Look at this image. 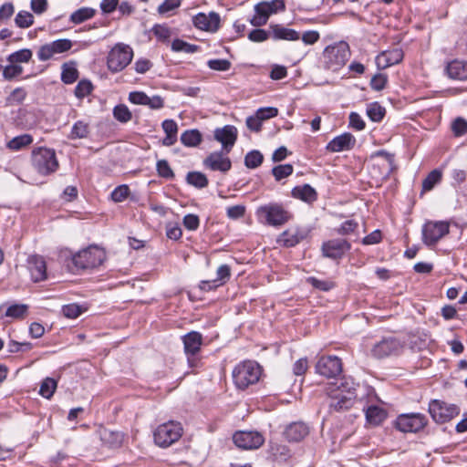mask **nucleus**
Wrapping results in <instances>:
<instances>
[{"label":"nucleus","instance_id":"obj_39","mask_svg":"<svg viewBox=\"0 0 467 467\" xmlns=\"http://www.w3.org/2000/svg\"><path fill=\"white\" fill-rule=\"evenodd\" d=\"M78 78V71L76 68L75 63H65L62 66L61 80L65 84H72Z\"/></svg>","mask_w":467,"mask_h":467},{"label":"nucleus","instance_id":"obj_44","mask_svg":"<svg viewBox=\"0 0 467 467\" xmlns=\"http://www.w3.org/2000/svg\"><path fill=\"white\" fill-rule=\"evenodd\" d=\"M27 97V91L25 88H16L6 98L7 106L22 104Z\"/></svg>","mask_w":467,"mask_h":467},{"label":"nucleus","instance_id":"obj_62","mask_svg":"<svg viewBox=\"0 0 467 467\" xmlns=\"http://www.w3.org/2000/svg\"><path fill=\"white\" fill-rule=\"evenodd\" d=\"M48 7L47 0H31L30 8L36 15L44 14Z\"/></svg>","mask_w":467,"mask_h":467},{"label":"nucleus","instance_id":"obj_22","mask_svg":"<svg viewBox=\"0 0 467 467\" xmlns=\"http://www.w3.org/2000/svg\"><path fill=\"white\" fill-rule=\"evenodd\" d=\"M203 165L212 171L226 172L231 169L232 162L230 159L224 157L222 152L214 151L204 159Z\"/></svg>","mask_w":467,"mask_h":467},{"label":"nucleus","instance_id":"obj_51","mask_svg":"<svg viewBox=\"0 0 467 467\" xmlns=\"http://www.w3.org/2000/svg\"><path fill=\"white\" fill-rule=\"evenodd\" d=\"M156 170L159 176L164 179L171 180L174 178V172L166 160L158 161L156 164Z\"/></svg>","mask_w":467,"mask_h":467},{"label":"nucleus","instance_id":"obj_2","mask_svg":"<svg viewBox=\"0 0 467 467\" xmlns=\"http://www.w3.org/2000/svg\"><path fill=\"white\" fill-rule=\"evenodd\" d=\"M183 433V428L179 421L169 420L160 424L153 432L154 442L161 448H168L178 441Z\"/></svg>","mask_w":467,"mask_h":467},{"label":"nucleus","instance_id":"obj_53","mask_svg":"<svg viewBox=\"0 0 467 467\" xmlns=\"http://www.w3.org/2000/svg\"><path fill=\"white\" fill-rule=\"evenodd\" d=\"M388 83L387 74L378 73L375 74L370 79V87L373 90L380 91L384 89Z\"/></svg>","mask_w":467,"mask_h":467},{"label":"nucleus","instance_id":"obj_57","mask_svg":"<svg viewBox=\"0 0 467 467\" xmlns=\"http://www.w3.org/2000/svg\"><path fill=\"white\" fill-rule=\"evenodd\" d=\"M82 308L80 306L77 304H68L65 305L62 307L63 315L67 318H77L82 313Z\"/></svg>","mask_w":467,"mask_h":467},{"label":"nucleus","instance_id":"obj_32","mask_svg":"<svg viewBox=\"0 0 467 467\" xmlns=\"http://www.w3.org/2000/svg\"><path fill=\"white\" fill-rule=\"evenodd\" d=\"M255 15L252 18L251 23L254 26H261L266 24L272 13L269 10L267 2H261L254 6Z\"/></svg>","mask_w":467,"mask_h":467},{"label":"nucleus","instance_id":"obj_18","mask_svg":"<svg viewBox=\"0 0 467 467\" xmlns=\"http://www.w3.org/2000/svg\"><path fill=\"white\" fill-rule=\"evenodd\" d=\"M237 129L233 125H225L214 130V139L223 146V150L229 153L237 140Z\"/></svg>","mask_w":467,"mask_h":467},{"label":"nucleus","instance_id":"obj_23","mask_svg":"<svg viewBox=\"0 0 467 467\" xmlns=\"http://www.w3.org/2000/svg\"><path fill=\"white\" fill-rule=\"evenodd\" d=\"M306 234L296 227L288 228L277 238V243L285 247H293L305 239Z\"/></svg>","mask_w":467,"mask_h":467},{"label":"nucleus","instance_id":"obj_25","mask_svg":"<svg viewBox=\"0 0 467 467\" xmlns=\"http://www.w3.org/2000/svg\"><path fill=\"white\" fill-rule=\"evenodd\" d=\"M184 352L188 357L196 355L202 345V336L197 331H191L182 337Z\"/></svg>","mask_w":467,"mask_h":467},{"label":"nucleus","instance_id":"obj_58","mask_svg":"<svg viewBox=\"0 0 467 467\" xmlns=\"http://www.w3.org/2000/svg\"><path fill=\"white\" fill-rule=\"evenodd\" d=\"M130 189L127 185L122 184L116 187L111 192V199L116 202H123L129 195Z\"/></svg>","mask_w":467,"mask_h":467},{"label":"nucleus","instance_id":"obj_38","mask_svg":"<svg viewBox=\"0 0 467 467\" xmlns=\"http://www.w3.org/2000/svg\"><path fill=\"white\" fill-rule=\"evenodd\" d=\"M186 182L188 184L198 189H203L207 187L209 183L206 175L201 171L188 172L186 175Z\"/></svg>","mask_w":467,"mask_h":467},{"label":"nucleus","instance_id":"obj_6","mask_svg":"<svg viewBox=\"0 0 467 467\" xmlns=\"http://www.w3.org/2000/svg\"><path fill=\"white\" fill-rule=\"evenodd\" d=\"M132 48L123 43L116 44L109 52L107 66L113 73L123 70L132 60Z\"/></svg>","mask_w":467,"mask_h":467},{"label":"nucleus","instance_id":"obj_24","mask_svg":"<svg viewBox=\"0 0 467 467\" xmlns=\"http://www.w3.org/2000/svg\"><path fill=\"white\" fill-rule=\"evenodd\" d=\"M217 277L212 281H202L200 288L202 290L209 291L225 284L231 276V268L227 265H222L216 271Z\"/></svg>","mask_w":467,"mask_h":467},{"label":"nucleus","instance_id":"obj_5","mask_svg":"<svg viewBox=\"0 0 467 467\" xmlns=\"http://www.w3.org/2000/svg\"><path fill=\"white\" fill-rule=\"evenodd\" d=\"M105 259L106 253L102 248L90 245L75 254L72 257V263L78 269H88L100 265Z\"/></svg>","mask_w":467,"mask_h":467},{"label":"nucleus","instance_id":"obj_11","mask_svg":"<svg viewBox=\"0 0 467 467\" xmlns=\"http://www.w3.org/2000/svg\"><path fill=\"white\" fill-rule=\"evenodd\" d=\"M258 213L265 217L266 223L272 226H281L292 218L291 213L277 203L262 206Z\"/></svg>","mask_w":467,"mask_h":467},{"label":"nucleus","instance_id":"obj_63","mask_svg":"<svg viewBox=\"0 0 467 467\" xmlns=\"http://www.w3.org/2000/svg\"><path fill=\"white\" fill-rule=\"evenodd\" d=\"M262 120L277 116L278 109L274 107L261 108L255 113Z\"/></svg>","mask_w":467,"mask_h":467},{"label":"nucleus","instance_id":"obj_31","mask_svg":"<svg viewBox=\"0 0 467 467\" xmlns=\"http://www.w3.org/2000/svg\"><path fill=\"white\" fill-rule=\"evenodd\" d=\"M270 27L275 40L296 41L300 38L299 33L292 28H287L281 25H273Z\"/></svg>","mask_w":467,"mask_h":467},{"label":"nucleus","instance_id":"obj_26","mask_svg":"<svg viewBox=\"0 0 467 467\" xmlns=\"http://www.w3.org/2000/svg\"><path fill=\"white\" fill-rule=\"evenodd\" d=\"M347 247L345 240H331L323 244L322 252L326 257L337 259L344 254Z\"/></svg>","mask_w":467,"mask_h":467},{"label":"nucleus","instance_id":"obj_60","mask_svg":"<svg viewBox=\"0 0 467 467\" xmlns=\"http://www.w3.org/2000/svg\"><path fill=\"white\" fill-rule=\"evenodd\" d=\"M26 311V306L25 305H13L10 306L5 312L6 317L15 318L22 317Z\"/></svg>","mask_w":467,"mask_h":467},{"label":"nucleus","instance_id":"obj_56","mask_svg":"<svg viewBox=\"0 0 467 467\" xmlns=\"http://www.w3.org/2000/svg\"><path fill=\"white\" fill-rule=\"evenodd\" d=\"M451 130L456 137L462 136L467 133V120L462 118H457L451 124Z\"/></svg>","mask_w":467,"mask_h":467},{"label":"nucleus","instance_id":"obj_29","mask_svg":"<svg viewBox=\"0 0 467 467\" xmlns=\"http://www.w3.org/2000/svg\"><path fill=\"white\" fill-rule=\"evenodd\" d=\"M448 76L452 79H467V62L452 60L446 67Z\"/></svg>","mask_w":467,"mask_h":467},{"label":"nucleus","instance_id":"obj_36","mask_svg":"<svg viewBox=\"0 0 467 467\" xmlns=\"http://www.w3.org/2000/svg\"><path fill=\"white\" fill-rule=\"evenodd\" d=\"M95 15L96 10L94 8L81 7L70 15L69 20L73 24L78 25L92 18Z\"/></svg>","mask_w":467,"mask_h":467},{"label":"nucleus","instance_id":"obj_41","mask_svg":"<svg viewBox=\"0 0 467 467\" xmlns=\"http://www.w3.org/2000/svg\"><path fill=\"white\" fill-rule=\"evenodd\" d=\"M33 142V138L29 134H23L13 138L7 142V148L12 150H20Z\"/></svg>","mask_w":467,"mask_h":467},{"label":"nucleus","instance_id":"obj_61","mask_svg":"<svg viewBox=\"0 0 467 467\" xmlns=\"http://www.w3.org/2000/svg\"><path fill=\"white\" fill-rule=\"evenodd\" d=\"M199 224L200 220L196 214L189 213L183 217V225L190 231H195Z\"/></svg>","mask_w":467,"mask_h":467},{"label":"nucleus","instance_id":"obj_15","mask_svg":"<svg viewBox=\"0 0 467 467\" xmlns=\"http://www.w3.org/2000/svg\"><path fill=\"white\" fill-rule=\"evenodd\" d=\"M341 371V359L336 356H322L316 364V372L326 378H334Z\"/></svg>","mask_w":467,"mask_h":467},{"label":"nucleus","instance_id":"obj_33","mask_svg":"<svg viewBox=\"0 0 467 467\" xmlns=\"http://www.w3.org/2000/svg\"><path fill=\"white\" fill-rule=\"evenodd\" d=\"M350 148V133H344L328 142L326 149L330 152H339Z\"/></svg>","mask_w":467,"mask_h":467},{"label":"nucleus","instance_id":"obj_19","mask_svg":"<svg viewBox=\"0 0 467 467\" xmlns=\"http://www.w3.org/2000/svg\"><path fill=\"white\" fill-rule=\"evenodd\" d=\"M26 264L31 279L34 282L36 283L47 279V263L43 256L38 254L29 255L27 257Z\"/></svg>","mask_w":467,"mask_h":467},{"label":"nucleus","instance_id":"obj_10","mask_svg":"<svg viewBox=\"0 0 467 467\" xmlns=\"http://www.w3.org/2000/svg\"><path fill=\"white\" fill-rule=\"evenodd\" d=\"M428 422V418L422 413H404L397 417L395 428L404 433H416L422 431Z\"/></svg>","mask_w":467,"mask_h":467},{"label":"nucleus","instance_id":"obj_37","mask_svg":"<svg viewBox=\"0 0 467 467\" xmlns=\"http://www.w3.org/2000/svg\"><path fill=\"white\" fill-rule=\"evenodd\" d=\"M202 134L198 130H189L181 135V141L186 147H196L202 142Z\"/></svg>","mask_w":467,"mask_h":467},{"label":"nucleus","instance_id":"obj_40","mask_svg":"<svg viewBox=\"0 0 467 467\" xmlns=\"http://www.w3.org/2000/svg\"><path fill=\"white\" fill-rule=\"evenodd\" d=\"M33 56L32 50L29 48H23L18 51L11 53L6 60L9 63L19 65L20 63H27L31 60Z\"/></svg>","mask_w":467,"mask_h":467},{"label":"nucleus","instance_id":"obj_49","mask_svg":"<svg viewBox=\"0 0 467 467\" xmlns=\"http://www.w3.org/2000/svg\"><path fill=\"white\" fill-rule=\"evenodd\" d=\"M23 70L24 68L22 66L9 63V65L3 67V78L5 80L10 81L19 77L23 73Z\"/></svg>","mask_w":467,"mask_h":467},{"label":"nucleus","instance_id":"obj_12","mask_svg":"<svg viewBox=\"0 0 467 467\" xmlns=\"http://www.w3.org/2000/svg\"><path fill=\"white\" fill-rule=\"evenodd\" d=\"M450 232L447 222H427L422 227V241L427 246L435 245Z\"/></svg>","mask_w":467,"mask_h":467},{"label":"nucleus","instance_id":"obj_50","mask_svg":"<svg viewBox=\"0 0 467 467\" xmlns=\"http://www.w3.org/2000/svg\"><path fill=\"white\" fill-rule=\"evenodd\" d=\"M15 23L20 28H27L34 24V16L27 11H20L15 18Z\"/></svg>","mask_w":467,"mask_h":467},{"label":"nucleus","instance_id":"obj_47","mask_svg":"<svg viewBox=\"0 0 467 467\" xmlns=\"http://www.w3.org/2000/svg\"><path fill=\"white\" fill-rule=\"evenodd\" d=\"M171 49L175 52H184L190 54L198 51L199 47L177 38L172 41Z\"/></svg>","mask_w":467,"mask_h":467},{"label":"nucleus","instance_id":"obj_30","mask_svg":"<svg viewBox=\"0 0 467 467\" xmlns=\"http://www.w3.org/2000/svg\"><path fill=\"white\" fill-rule=\"evenodd\" d=\"M101 441L109 448H117L123 441V434L109 429H101L99 431Z\"/></svg>","mask_w":467,"mask_h":467},{"label":"nucleus","instance_id":"obj_46","mask_svg":"<svg viewBox=\"0 0 467 467\" xmlns=\"http://www.w3.org/2000/svg\"><path fill=\"white\" fill-rule=\"evenodd\" d=\"M57 383L52 378H46L41 385L39 389V394L46 399H50L57 389Z\"/></svg>","mask_w":467,"mask_h":467},{"label":"nucleus","instance_id":"obj_20","mask_svg":"<svg viewBox=\"0 0 467 467\" xmlns=\"http://www.w3.org/2000/svg\"><path fill=\"white\" fill-rule=\"evenodd\" d=\"M220 21V16L215 12H211L208 15L199 13L193 17L195 27L209 32H216L219 29Z\"/></svg>","mask_w":467,"mask_h":467},{"label":"nucleus","instance_id":"obj_21","mask_svg":"<svg viewBox=\"0 0 467 467\" xmlns=\"http://www.w3.org/2000/svg\"><path fill=\"white\" fill-rule=\"evenodd\" d=\"M366 233V229L364 223H361L359 224L358 222L352 220V236L355 235V239L352 238L354 242H360L365 245L376 244H379L382 239V234L379 230H375L369 234L361 237L363 234Z\"/></svg>","mask_w":467,"mask_h":467},{"label":"nucleus","instance_id":"obj_52","mask_svg":"<svg viewBox=\"0 0 467 467\" xmlns=\"http://www.w3.org/2000/svg\"><path fill=\"white\" fill-rule=\"evenodd\" d=\"M294 168L291 164L277 165L272 169V173L276 181L288 177L293 173Z\"/></svg>","mask_w":467,"mask_h":467},{"label":"nucleus","instance_id":"obj_55","mask_svg":"<svg viewBox=\"0 0 467 467\" xmlns=\"http://www.w3.org/2000/svg\"><path fill=\"white\" fill-rule=\"evenodd\" d=\"M207 66L212 70L227 71L231 68L232 63L227 59H210Z\"/></svg>","mask_w":467,"mask_h":467},{"label":"nucleus","instance_id":"obj_3","mask_svg":"<svg viewBox=\"0 0 467 467\" xmlns=\"http://www.w3.org/2000/svg\"><path fill=\"white\" fill-rule=\"evenodd\" d=\"M261 376L260 366L254 361H244L238 364L233 370V379L236 387L244 389L256 383Z\"/></svg>","mask_w":467,"mask_h":467},{"label":"nucleus","instance_id":"obj_13","mask_svg":"<svg viewBox=\"0 0 467 467\" xmlns=\"http://www.w3.org/2000/svg\"><path fill=\"white\" fill-rule=\"evenodd\" d=\"M72 47L71 40L67 38L57 39L41 46L37 51V57L40 61H47L57 55L68 51Z\"/></svg>","mask_w":467,"mask_h":467},{"label":"nucleus","instance_id":"obj_1","mask_svg":"<svg viewBox=\"0 0 467 467\" xmlns=\"http://www.w3.org/2000/svg\"><path fill=\"white\" fill-rule=\"evenodd\" d=\"M395 169L394 154L379 150L371 155L369 174L376 182L388 179Z\"/></svg>","mask_w":467,"mask_h":467},{"label":"nucleus","instance_id":"obj_54","mask_svg":"<svg viewBox=\"0 0 467 467\" xmlns=\"http://www.w3.org/2000/svg\"><path fill=\"white\" fill-rule=\"evenodd\" d=\"M92 88L93 86L90 81L86 79L80 80L75 88V95L78 99H83L90 94Z\"/></svg>","mask_w":467,"mask_h":467},{"label":"nucleus","instance_id":"obj_45","mask_svg":"<svg viewBox=\"0 0 467 467\" xmlns=\"http://www.w3.org/2000/svg\"><path fill=\"white\" fill-rule=\"evenodd\" d=\"M264 161L263 154L256 150L249 151L244 157V165L248 169H255L259 167Z\"/></svg>","mask_w":467,"mask_h":467},{"label":"nucleus","instance_id":"obj_7","mask_svg":"<svg viewBox=\"0 0 467 467\" xmlns=\"http://www.w3.org/2000/svg\"><path fill=\"white\" fill-rule=\"evenodd\" d=\"M348 54L349 46L345 41L326 47L323 53L326 67L332 71L338 70L348 61Z\"/></svg>","mask_w":467,"mask_h":467},{"label":"nucleus","instance_id":"obj_34","mask_svg":"<svg viewBox=\"0 0 467 467\" xmlns=\"http://www.w3.org/2000/svg\"><path fill=\"white\" fill-rule=\"evenodd\" d=\"M292 195L295 198L300 199L304 202H312L317 199V192L309 184L296 186L292 190Z\"/></svg>","mask_w":467,"mask_h":467},{"label":"nucleus","instance_id":"obj_8","mask_svg":"<svg viewBox=\"0 0 467 467\" xmlns=\"http://www.w3.org/2000/svg\"><path fill=\"white\" fill-rule=\"evenodd\" d=\"M328 395L332 400L330 406L337 411L347 410L350 407V387L346 379L332 382L328 388Z\"/></svg>","mask_w":467,"mask_h":467},{"label":"nucleus","instance_id":"obj_16","mask_svg":"<svg viewBox=\"0 0 467 467\" xmlns=\"http://www.w3.org/2000/svg\"><path fill=\"white\" fill-rule=\"evenodd\" d=\"M404 57V52L400 47H393L380 52L375 59L379 69H386L391 66L400 64Z\"/></svg>","mask_w":467,"mask_h":467},{"label":"nucleus","instance_id":"obj_42","mask_svg":"<svg viewBox=\"0 0 467 467\" xmlns=\"http://www.w3.org/2000/svg\"><path fill=\"white\" fill-rule=\"evenodd\" d=\"M367 115L374 122L382 120L386 114V109L379 102H372L367 106Z\"/></svg>","mask_w":467,"mask_h":467},{"label":"nucleus","instance_id":"obj_4","mask_svg":"<svg viewBox=\"0 0 467 467\" xmlns=\"http://www.w3.org/2000/svg\"><path fill=\"white\" fill-rule=\"evenodd\" d=\"M31 161L34 169L41 175H48L58 168V161L53 150L37 148L32 151Z\"/></svg>","mask_w":467,"mask_h":467},{"label":"nucleus","instance_id":"obj_43","mask_svg":"<svg viewBox=\"0 0 467 467\" xmlns=\"http://www.w3.org/2000/svg\"><path fill=\"white\" fill-rule=\"evenodd\" d=\"M88 123L83 120H78L73 125L70 134L68 135V138L71 140L84 139L88 137Z\"/></svg>","mask_w":467,"mask_h":467},{"label":"nucleus","instance_id":"obj_35","mask_svg":"<svg viewBox=\"0 0 467 467\" xmlns=\"http://www.w3.org/2000/svg\"><path fill=\"white\" fill-rule=\"evenodd\" d=\"M442 171L440 169L431 171L422 181V192L431 191L437 184L441 182Z\"/></svg>","mask_w":467,"mask_h":467},{"label":"nucleus","instance_id":"obj_48","mask_svg":"<svg viewBox=\"0 0 467 467\" xmlns=\"http://www.w3.org/2000/svg\"><path fill=\"white\" fill-rule=\"evenodd\" d=\"M113 116L119 122L126 123L132 118V114L129 108L124 104H119L113 109Z\"/></svg>","mask_w":467,"mask_h":467},{"label":"nucleus","instance_id":"obj_9","mask_svg":"<svg viewBox=\"0 0 467 467\" xmlns=\"http://www.w3.org/2000/svg\"><path fill=\"white\" fill-rule=\"evenodd\" d=\"M428 411L431 419L439 424L448 422L460 414V408L451 403L440 400H431L429 402Z\"/></svg>","mask_w":467,"mask_h":467},{"label":"nucleus","instance_id":"obj_59","mask_svg":"<svg viewBox=\"0 0 467 467\" xmlns=\"http://www.w3.org/2000/svg\"><path fill=\"white\" fill-rule=\"evenodd\" d=\"M152 33L159 40H167L171 36V30L167 26L156 25L152 28Z\"/></svg>","mask_w":467,"mask_h":467},{"label":"nucleus","instance_id":"obj_17","mask_svg":"<svg viewBox=\"0 0 467 467\" xmlns=\"http://www.w3.org/2000/svg\"><path fill=\"white\" fill-rule=\"evenodd\" d=\"M402 346L395 337L384 338L375 344L371 349L372 355L378 358H386L390 355L398 354Z\"/></svg>","mask_w":467,"mask_h":467},{"label":"nucleus","instance_id":"obj_27","mask_svg":"<svg viewBox=\"0 0 467 467\" xmlns=\"http://www.w3.org/2000/svg\"><path fill=\"white\" fill-rule=\"evenodd\" d=\"M362 410L365 411L367 421L373 426L381 424L388 417L386 410L379 406L372 405Z\"/></svg>","mask_w":467,"mask_h":467},{"label":"nucleus","instance_id":"obj_28","mask_svg":"<svg viewBox=\"0 0 467 467\" xmlns=\"http://www.w3.org/2000/svg\"><path fill=\"white\" fill-rule=\"evenodd\" d=\"M308 434V427L302 422H294L285 431V438L290 441H300Z\"/></svg>","mask_w":467,"mask_h":467},{"label":"nucleus","instance_id":"obj_14","mask_svg":"<svg viewBox=\"0 0 467 467\" xmlns=\"http://www.w3.org/2000/svg\"><path fill=\"white\" fill-rule=\"evenodd\" d=\"M234 444L244 450L258 449L264 444L265 438L258 431H236L233 436Z\"/></svg>","mask_w":467,"mask_h":467},{"label":"nucleus","instance_id":"obj_64","mask_svg":"<svg viewBox=\"0 0 467 467\" xmlns=\"http://www.w3.org/2000/svg\"><path fill=\"white\" fill-rule=\"evenodd\" d=\"M268 37L269 34L265 29H254L248 35V38L253 42H263Z\"/></svg>","mask_w":467,"mask_h":467}]
</instances>
